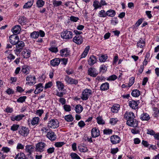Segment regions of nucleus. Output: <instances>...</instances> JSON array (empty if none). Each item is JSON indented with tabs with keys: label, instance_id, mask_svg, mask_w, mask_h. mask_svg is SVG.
Returning a JSON list of instances; mask_svg holds the SVG:
<instances>
[{
	"label": "nucleus",
	"instance_id": "1",
	"mask_svg": "<svg viewBox=\"0 0 159 159\" xmlns=\"http://www.w3.org/2000/svg\"><path fill=\"white\" fill-rule=\"evenodd\" d=\"M16 48L14 50V51L17 56H18L20 52L24 49L25 47V43L22 41H19L16 44Z\"/></svg>",
	"mask_w": 159,
	"mask_h": 159
},
{
	"label": "nucleus",
	"instance_id": "2",
	"mask_svg": "<svg viewBox=\"0 0 159 159\" xmlns=\"http://www.w3.org/2000/svg\"><path fill=\"white\" fill-rule=\"evenodd\" d=\"M45 33L42 30L39 31H34L30 34V37L33 39H37L39 36L42 37L44 36Z\"/></svg>",
	"mask_w": 159,
	"mask_h": 159
},
{
	"label": "nucleus",
	"instance_id": "3",
	"mask_svg": "<svg viewBox=\"0 0 159 159\" xmlns=\"http://www.w3.org/2000/svg\"><path fill=\"white\" fill-rule=\"evenodd\" d=\"M59 126V122L57 120L51 119L47 123V127L48 128L55 129Z\"/></svg>",
	"mask_w": 159,
	"mask_h": 159
},
{
	"label": "nucleus",
	"instance_id": "4",
	"mask_svg": "<svg viewBox=\"0 0 159 159\" xmlns=\"http://www.w3.org/2000/svg\"><path fill=\"white\" fill-rule=\"evenodd\" d=\"M73 36V32L67 30L63 31L61 34V37L63 39H69L72 38Z\"/></svg>",
	"mask_w": 159,
	"mask_h": 159
},
{
	"label": "nucleus",
	"instance_id": "5",
	"mask_svg": "<svg viewBox=\"0 0 159 159\" xmlns=\"http://www.w3.org/2000/svg\"><path fill=\"white\" fill-rule=\"evenodd\" d=\"M92 91L89 89H84L82 92L81 98L83 100H86L92 94Z\"/></svg>",
	"mask_w": 159,
	"mask_h": 159
},
{
	"label": "nucleus",
	"instance_id": "6",
	"mask_svg": "<svg viewBox=\"0 0 159 159\" xmlns=\"http://www.w3.org/2000/svg\"><path fill=\"white\" fill-rule=\"evenodd\" d=\"M46 146L44 142H39L36 145L35 151L37 152H42L44 151L45 148Z\"/></svg>",
	"mask_w": 159,
	"mask_h": 159
},
{
	"label": "nucleus",
	"instance_id": "7",
	"mask_svg": "<svg viewBox=\"0 0 159 159\" xmlns=\"http://www.w3.org/2000/svg\"><path fill=\"white\" fill-rule=\"evenodd\" d=\"M88 74L92 77H96L98 74L97 69L93 67L89 68L87 71Z\"/></svg>",
	"mask_w": 159,
	"mask_h": 159
},
{
	"label": "nucleus",
	"instance_id": "8",
	"mask_svg": "<svg viewBox=\"0 0 159 159\" xmlns=\"http://www.w3.org/2000/svg\"><path fill=\"white\" fill-rule=\"evenodd\" d=\"M9 40L11 44L13 45H15L19 41V38L18 35L12 34L10 36Z\"/></svg>",
	"mask_w": 159,
	"mask_h": 159
},
{
	"label": "nucleus",
	"instance_id": "9",
	"mask_svg": "<svg viewBox=\"0 0 159 159\" xmlns=\"http://www.w3.org/2000/svg\"><path fill=\"white\" fill-rule=\"evenodd\" d=\"M126 124L129 126L136 127L138 126L139 122L136 119L133 118V119H131L130 120H127Z\"/></svg>",
	"mask_w": 159,
	"mask_h": 159
},
{
	"label": "nucleus",
	"instance_id": "10",
	"mask_svg": "<svg viewBox=\"0 0 159 159\" xmlns=\"http://www.w3.org/2000/svg\"><path fill=\"white\" fill-rule=\"evenodd\" d=\"M120 141V138L118 135L114 134L110 137V141L112 144L119 143Z\"/></svg>",
	"mask_w": 159,
	"mask_h": 159
},
{
	"label": "nucleus",
	"instance_id": "11",
	"mask_svg": "<svg viewBox=\"0 0 159 159\" xmlns=\"http://www.w3.org/2000/svg\"><path fill=\"white\" fill-rule=\"evenodd\" d=\"M29 130L28 128L25 127L21 126L19 129V133L24 137L26 136L29 133Z\"/></svg>",
	"mask_w": 159,
	"mask_h": 159
},
{
	"label": "nucleus",
	"instance_id": "12",
	"mask_svg": "<svg viewBox=\"0 0 159 159\" xmlns=\"http://www.w3.org/2000/svg\"><path fill=\"white\" fill-rule=\"evenodd\" d=\"M70 51L67 48L63 49L60 51V55L62 57H67L70 56Z\"/></svg>",
	"mask_w": 159,
	"mask_h": 159
},
{
	"label": "nucleus",
	"instance_id": "13",
	"mask_svg": "<svg viewBox=\"0 0 159 159\" xmlns=\"http://www.w3.org/2000/svg\"><path fill=\"white\" fill-rule=\"evenodd\" d=\"M139 102V100L135 101L132 100L129 102V105L130 107L135 110L138 108V105Z\"/></svg>",
	"mask_w": 159,
	"mask_h": 159
},
{
	"label": "nucleus",
	"instance_id": "14",
	"mask_svg": "<svg viewBox=\"0 0 159 159\" xmlns=\"http://www.w3.org/2000/svg\"><path fill=\"white\" fill-rule=\"evenodd\" d=\"M65 80L67 83L70 84H76L78 83V81L77 80L70 77L67 75H66L65 76Z\"/></svg>",
	"mask_w": 159,
	"mask_h": 159
},
{
	"label": "nucleus",
	"instance_id": "15",
	"mask_svg": "<svg viewBox=\"0 0 159 159\" xmlns=\"http://www.w3.org/2000/svg\"><path fill=\"white\" fill-rule=\"evenodd\" d=\"M34 147L32 145H28L26 146L25 150L26 152L28 153L27 156L28 157L32 155V152L34 150Z\"/></svg>",
	"mask_w": 159,
	"mask_h": 159
},
{
	"label": "nucleus",
	"instance_id": "16",
	"mask_svg": "<svg viewBox=\"0 0 159 159\" xmlns=\"http://www.w3.org/2000/svg\"><path fill=\"white\" fill-rule=\"evenodd\" d=\"M74 42L77 44H80L83 42V38L81 36L75 35L73 39Z\"/></svg>",
	"mask_w": 159,
	"mask_h": 159
},
{
	"label": "nucleus",
	"instance_id": "17",
	"mask_svg": "<svg viewBox=\"0 0 159 159\" xmlns=\"http://www.w3.org/2000/svg\"><path fill=\"white\" fill-rule=\"evenodd\" d=\"M97 60V58L96 56L91 55L88 60V64L90 66H92L96 63Z\"/></svg>",
	"mask_w": 159,
	"mask_h": 159
},
{
	"label": "nucleus",
	"instance_id": "18",
	"mask_svg": "<svg viewBox=\"0 0 159 159\" xmlns=\"http://www.w3.org/2000/svg\"><path fill=\"white\" fill-rule=\"evenodd\" d=\"M92 136L93 138H96L100 135V131L96 127L93 128L91 130Z\"/></svg>",
	"mask_w": 159,
	"mask_h": 159
},
{
	"label": "nucleus",
	"instance_id": "19",
	"mask_svg": "<svg viewBox=\"0 0 159 159\" xmlns=\"http://www.w3.org/2000/svg\"><path fill=\"white\" fill-rule=\"evenodd\" d=\"M47 138L51 141L55 140L56 138V135L54 132L52 131H49L47 133L46 135Z\"/></svg>",
	"mask_w": 159,
	"mask_h": 159
},
{
	"label": "nucleus",
	"instance_id": "20",
	"mask_svg": "<svg viewBox=\"0 0 159 159\" xmlns=\"http://www.w3.org/2000/svg\"><path fill=\"white\" fill-rule=\"evenodd\" d=\"M135 117L134 114L132 112H126L124 115V118L126 120H130Z\"/></svg>",
	"mask_w": 159,
	"mask_h": 159
},
{
	"label": "nucleus",
	"instance_id": "21",
	"mask_svg": "<svg viewBox=\"0 0 159 159\" xmlns=\"http://www.w3.org/2000/svg\"><path fill=\"white\" fill-rule=\"evenodd\" d=\"M35 86L36 89L34 92L35 94H38L43 91V86L42 84L39 83L35 85Z\"/></svg>",
	"mask_w": 159,
	"mask_h": 159
},
{
	"label": "nucleus",
	"instance_id": "22",
	"mask_svg": "<svg viewBox=\"0 0 159 159\" xmlns=\"http://www.w3.org/2000/svg\"><path fill=\"white\" fill-rule=\"evenodd\" d=\"M31 51L29 49H24L22 52L24 58H28L30 56Z\"/></svg>",
	"mask_w": 159,
	"mask_h": 159
},
{
	"label": "nucleus",
	"instance_id": "23",
	"mask_svg": "<svg viewBox=\"0 0 159 159\" xmlns=\"http://www.w3.org/2000/svg\"><path fill=\"white\" fill-rule=\"evenodd\" d=\"M60 61L59 58H56L50 61V64L52 66L55 67L59 64Z\"/></svg>",
	"mask_w": 159,
	"mask_h": 159
},
{
	"label": "nucleus",
	"instance_id": "24",
	"mask_svg": "<svg viewBox=\"0 0 159 159\" xmlns=\"http://www.w3.org/2000/svg\"><path fill=\"white\" fill-rule=\"evenodd\" d=\"M140 118L142 121H148L150 119V117L148 114L143 112L140 116Z\"/></svg>",
	"mask_w": 159,
	"mask_h": 159
},
{
	"label": "nucleus",
	"instance_id": "25",
	"mask_svg": "<svg viewBox=\"0 0 159 159\" xmlns=\"http://www.w3.org/2000/svg\"><path fill=\"white\" fill-rule=\"evenodd\" d=\"M24 116H25L23 114H20L16 116H15L14 115L11 117V119L12 121H19L21 120Z\"/></svg>",
	"mask_w": 159,
	"mask_h": 159
},
{
	"label": "nucleus",
	"instance_id": "26",
	"mask_svg": "<svg viewBox=\"0 0 159 159\" xmlns=\"http://www.w3.org/2000/svg\"><path fill=\"white\" fill-rule=\"evenodd\" d=\"M21 30V27L19 25H16L14 26V28L12 29L11 31L14 34H19Z\"/></svg>",
	"mask_w": 159,
	"mask_h": 159
},
{
	"label": "nucleus",
	"instance_id": "27",
	"mask_svg": "<svg viewBox=\"0 0 159 159\" xmlns=\"http://www.w3.org/2000/svg\"><path fill=\"white\" fill-rule=\"evenodd\" d=\"M18 22L21 25H24L26 24L27 20L25 16H21L18 20Z\"/></svg>",
	"mask_w": 159,
	"mask_h": 159
},
{
	"label": "nucleus",
	"instance_id": "28",
	"mask_svg": "<svg viewBox=\"0 0 159 159\" xmlns=\"http://www.w3.org/2000/svg\"><path fill=\"white\" fill-rule=\"evenodd\" d=\"M21 71L26 75L29 74L30 72L29 66L26 65L23 66L22 67Z\"/></svg>",
	"mask_w": 159,
	"mask_h": 159
},
{
	"label": "nucleus",
	"instance_id": "29",
	"mask_svg": "<svg viewBox=\"0 0 159 159\" xmlns=\"http://www.w3.org/2000/svg\"><path fill=\"white\" fill-rule=\"evenodd\" d=\"M109 84L107 82L102 84L100 87V89L102 91L107 90L109 89Z\"/></svg>",
	"mask_w": 159,
	"mask_h": 159
},
{
	"label": "nucleus",
	"instance_id": "30",
	"mask_svg": "<svg viewBox=\"0 0 159 159\" xmlns=\"http://www.w3.org/2000/svg\"><path fill=\"white\" fill-rule=\"evenodd\" d=\"M145 46V41L143 40L142 38H141L140 40L137 43V46L138 48L139 47L141 48H143Z\"/></svg>",
	"mask_w": 159,
	"mask_h": 159
},
{
	"label": "nucleus",
	"instance_id": "31",
	"mask_svg": "<svg viewBox=\"0 0 159 159\" xmlns=\"http://www.w3.org/2000/svg\"><path fill=\"white\" fill-rule=\"evenodd\" d=\"M120 105L117 104H114L111 108V111L113 113H117L120 109Z\"/></svg>",
	"mask_w": 159,
	"mask_h": 159
},
{
	"label": "nucleus",
	"instance_id": "32",
	"mask_svg": "<svg viewBox=\"0 0 159 159\" xmlns=\"http://www.w3.org/2000/svg\"><path fill=\"white\" fill-rule=\"evenodd\" d=\"M34 0H30V1H28L23 6L24 9H28L31 7L32 6Z\"/></svg>",
	"mask_w": 159,
	"mask_h": 159
},
{
	"label": "nucleus",
	"instance_id": "33",
	"mask_svg": "<svg viewBox=\"0 0 159 159\" xmlns=\"http://www.w3.org/2000/svg\"><path fill=\"white\" fill-rule=\"evenodd\" d=\"M131 94L133 97H137L140 95V91L137 89H134L132 91Z\"/></svg>",
	"mask_w": 159,
	"mask_h": 159
},
{
	"label": "nucleus",
	"instance_id": "34",
	"mask_svg": "<svg viewBox=\"0 0 159 159\" xmlns=\"http://www.w3.org/2000/svg\"><path fill=\"white\" fill-rule=\"evenodd\" d=\"M116 13L115 11L112 9H110L106 12L107 16L111 17H114Z\"/></svg>",
	"mask_w": 159,
	"mask_h": 159
},
{
	"label": "nucleus",
	"instance_id": "35",
	"mask_svg": "<svg viewBox=\"0 0 159 159\" xmlns=\"http://www.w3.org/2000/svg\"><path fill=\"white\" fill-rule=\"evenodd\" d=\"M15 159H26V158L24 153L20 152L16 155Z\"/></svg>",
	"mask_w": 159,
	"mask_h": 159
},
{
	"label": "nucleus",
	"instance_id": "36",
	"mask_svg": "<svg viewBox=\"0 0 159 159\" xmlns=\"http://www.w3.org/2000/svg\"><path fill=\"white\" fill-rule=\"evenodd\" d=\"M83 107L80 104H78L75 106V111L77 113H80L83 111Z\"/></svg>",
	"mask_w": 159,
	"mask_h": 159
},
{
	"label": "nucleus",
	"instance_id": "37",
	"mask_svg": "<svg viewBox=\"0 0 159 159\" xmlns=\"http://www.w3.org/2000/svg\"><path fill=\"white\" fill-rule=\"evenodd\" d=\"M40 120V118L38 117H35L32 118L31 123L33 125H37Z\"/></svg>",
	"mask_w": 159,
	"mask_h": 159
},
{
	"label": "nucleus",
	"instance_id": "38",
	"mask_svg": "<svg viewBox=\"0 0 159 159\" xmlns=\"http://www.w3.org/2000/svg\"><path fill=\"white\" fill-rule=\"evenodd\" d=\"M108 57L107 54H102L101 56L99 57V60L100 62H105L106 61Z\"/></svg>",
	"mask_w": 159,
	"mask_h": 159
},
{
	"label": "nucleus",
	"instance_id": "39",
	"mask_svg": "<svg viewBox=\"0 0 159 159\" xmlns=\"http://www.w3.org/2000/svg\"><path fill=\"white\" fill-rule=\"evenodd\" d=\"M65 119L67 122H72L74 120V118L70 114L66 115L64 117Z\"/></svg>",
	"mask_w": 159,
	"mask_h": 159
},
{
	"label": "nucleus",
	"instance_id": "40",
	"mask_svg": "<svg viewBox=\"0 0 159 159\" xmlns=\"http://www.w3.org/2000/svg\"><path fill=\"white\" fill-rule=\"evenodd\" d=\"M107 70V67L104 64L101 65L99 67V73H103Z\"/></svg>",
	"mask_w": 159,
	"mask_h": 159
},
{
	"label": "nucleus",
	"instance_id": "41",
	"mask_svg": "<svg viewBox=\"0 0 159 159\" xmlns=\"http://www.w3.org/2000/svg\"><path fill=\"white\" fill-rule=\"evenodd\" d=\"M93 5L94 7V9H97L101 7L100 2L96 0L94 1Z\"/></svg>",
	"mask_w": 159,
	"mask_h": 159
},
{
	"label": "nucleus",
	"instance_id": "42",
	"mask_svg": "<svg viewBox=\"0 0 159 159\" xmlns=\"http://www.w3.org/2000/svg\"><path fill=\"white\" fill-rule=\"evenodd\" d=\"M56 84L58 89L59 90H62L63 89L64 85L61 82L59 81H57Z\"/></svg>",
	"mask_w": 159,
	"mask_h": 159
},
{
	"label": "nucleus",
	"instance_id": "43",
	"mask_svg": "<svg viewBox=\"0 0 159 159\" xmlns=\"http://www.w3.org/2000/svg\"><path fill=\"white\" fill-rule=\"evenodd\" d=\"M96 120L97 123L99 125H104L105 123V121L100 116L96 118Z\"/></svg>",
	"mask_w": 159,
	"mask_h": 159
},
{
	"label": "nucleus",
	"instance_id": "44",
	"mask_svg": "<svg viewBox=\"0 0 159 159\" xmlns=\"http://www.w3.org/2000/svg\"><path fill=\"white\" fill-rule=\"evenodd\" d=\"M98 16L100 17H105L107 16L106 12L104 10H101L99 12Z\"/></svg>",
	"mask_w": 159,
	"mask_h": 159
},
{
	"label": "nucleus",
	"instance_id": "45",
	"mask_svg": "<svg viewBox=\"0 0 159 159\" xmlns=\"http://www.w3.org/2000/svg\"><path fill=\"white\" fill-rule=\"evenodd\" d=\"M45 4V2L43 0H38L36 2V5L38 7H42Z\"/></svg>",
	"mask_w": 159,
	"mask_h": 159
},
{
	"label": "nucleus",
	"instance_id": "46",
	"mask_svg": "<svg viewBox=\"0 0 159 159\" xmlns=\"http://www.w3.org/2000/svg\"><path fill=\"white\" fill-rule=\"evenodd\" d=\"M112 130L109 128H106L103 130V133L104 134L110 135L112 134Z\"/></svg>",
	"mask_w": 159,
	"mask_h": 159
},
{
	"label": "nucleus",
	"instance_id": "47",
	"mask_svg": "<svg viewBox=\"0 0 159 159\" xmlns=\"http://www.w3.org/2000/svg\"><path fill=\"white\" fill-rule=\"evenodd\" d=\"M70 156L72 159H81L80 157L75 153H71Z\"/></svg>",
	"mask_w": 159,
	"mask_h": 159
},
{
	"label": "nucleus",
	"instance_id": "48",
	"mask_svg": "<svg viewBox=\"0 0 159 159\" xmlns=\"http://www.w3.org/2000/svg\"><path fill=\"white\" fill-rule=\"evenodd\" d=\"M27 97L26 96H23L20 97L17 100V102L20 103H23L25 101Z\"/></svg>",
	"mask_w": 159,
	"mask_h": 159
},
{
	"label": "nucleus",
	"instance_id": "49",
	"mask_svg": "<svg viewBox=\"0 0 159 159\" xmlns=\"http://www.w3.org/2000/svg\"><path fill=\"white\" fill-rule=\"evenodd\" d=\"M117 78V76L115 75H113L108 77L107 80L108 81H114L116 80Z\"/></svg>",
	"mask_w": 159,
	"mask_h": 159
},
{
	"label": "nucleus",
	"instance_id": "50",
	"mask_svg": "<svg viewBox=\"0 0 159 159\" xmlns=\"http://www.w3.org/2000/svg\"><path fill=\"white\" fill-rule=\"evenodd\" d=\"M19 127V125L14 124L11 126V129L13 131H16Z\"/></svg>",
	"mask_w": 159,
	"mask_h": 159
},
{
	"label": "nucleus",
	"instance_id": "51",
	"mask_svg": "<svg viewBox=\"0 0 159 159\" xmlns=\"http://www.w3.org/2000/svg\"><path fill=\"white\" fill-rule=\"evenodd\" d=\"M63 107L65 111L69 112L71 110V107L70 105L65 104Z\"/></svg>",
	"mask_w": 159,
	"mask_h": 159
},
{
	"label": "nucleus",
	"instance_id": "52",
	"mask_svg": "<svg viewBox=\"0 0 159 159\" xmlns=\"http://www.w3.org/2000/svg\"><path fill=\"white\" fill-rule=\"evenodd\" d=\"M62 2L61 1H53L52 4L54 7H57L61 5Z\"/></svg>",
	"mask_w": 159,
	"mask_h": 159
},
{
	"label": "nucleus",
	"instance_id": "53",
	"mask_svg": "<svg viewBox=\"0 0 159 159\" xmlns=\"http://www.w3.org/2000/svg\"><path fill=\"white\" fill-rule=\"evenodd\" d=\"M48 50L50 51L55 53L57 52L58 51L57 47H51L48 48Z\"/></svg>",
	"mask_w": 159,
	"mask_h": 159
},
{
	"label": "nucleus",
	"instance_id": "54",
	"mask_svg": "<svg viewBox=\"0 0 159 159\" xmlns=\"http://www.w3.org/2000/svg\"><path fill=\"white\" fill-rule=\"evenodd\" d=\"M118 121L117 118H111L110 120V123L112 125L116 124Z\"/></svg>",
	"mask_w": 159,
	"mask_h": 159
},
{
	"label": "nucleus",
	"instance_id": "55",
	"mask_svg": "<svg viewBox=\"0 0 159 159\" xmlns=\"http://www.w3.org/2000/svg\"><path fill=\"white\" fill-rule=\"evenodd\" d=\"M134 80L135 78L134 77H132L129 79L128 87H130L134 84Z\"/></svg>",
	"mask_w": 159,
	"mask_h": 159
},
{
	"label": "nucleus",
	"instance_id": "56",
	"mask_svg": "<svg viewBox=\"0 0 159 159\" xmlns=\"http://www.w3.org/2000/svg\"><path fill=\"white\" fill-rule=\"evenodd\" d=\"M78 148L79 151L81 152H86L88 151V149L84 146L78 147Z\"/></svg>",
	"mask_w": 159,
	"mask_h": 159
},
{
	"label": "nucleus",
	"instance_id": "57",
	"mask_svg": "<svg viewBox=\"0 0 159 159\" xmlns=\"http://www.w3.org/2000/svg\"><path fill=\"white\" fill-rule=\"evenodd\" d=\"M64 142H57L55 143V146L56 147H61L65 144Z\"/></svg>",
	"mask_w": 159,
	"mask_h": 159
},
{
	"label": "nucleus",
	"instance_id": "58",
	"mask_svg": "<svg viewBox=\"0 0 159 159\" xmlns=\"http://www.w3.org/2000/svg\"><path fill=\"white\" fill-rule=\"evenodd\" d=\"M43 112L44 111L43 109L37 110L36 112V114L40 117L41 116Z\"/></svg>",
	"mask_w": 159,
	"mask_h": 159
},
{
	"label": "nucleus",
	"instance_id": "59",
	"mask_svg": "<svg viewBox=\"0 0 159 159\" xmlns=\"http://www.w3.org/2000/svg\"><path fill=\"white\" fill-rule=\"evenodd\" d=\"M13 110L12 108H11L7 106L5 109L4 111L7 113H11L12 112Z\"/></svg>",
	"mask_w": 159,
	"mask_h": 159
},
{
	"label": "nucleus",
	"instance_id": "60",
	"mask_svg": "<svg viewBox=\"0 0 159 159\" xmlns=\"http://www.w3.org/2000/svg\"><path fill=\"white\" fill-rule=\"evenodd\" d=\"M60 62H61V64L66 65L68 59L65 58H60Z\"/></svg>",
	"mask_w": 159,
	"mask_h": 159
},
{
	"label": "nucleus",
	"instance_id": "61",
	"mask_svg": "<svg viewBox=\"0 0 159 159\" xmlns=\"http://www.w3.org/2000/svg\"><path fill=\"white\" fill-rule=\"evenodd\" d=\"M52 85V82L51 81L49 82L48 83L46 84L44 87V89H47L48 88H50L51 87Z\"/></svg>",
	"mask_w": 159,
	"mask_h": 159
},
{
	"label": "nucleus",
	"instance_id": "62",
	"mask_svg": "<svg viewBox=\"0 0 159 159\" xmlns=\"http://www.w3.org/2000/svg\"><path fill=\"white\" fill-rule=\"evenodd\" d=\"M7 58L10 60V61H11L15 59V57L12 53H10L7 57Z\"/></svg>",
	"mask_w": 159,
	"mask_h": 159
},
{
	"label": "nucleus",
	"instance_id": "63",
	"mask_svg": "<svg viewBox=\"0 0 159 159\" xmlns=\"http://www.w3.org/2000/svg\"><path fill=\"white\" fill-rule=\"evenodd\" d=\"M119 151V149L117 148H111V153L112 154H115Z\"/></svg>",
	"mask_w": 159,
	"mask_h": 159
},
{
	"label": "nucleus",
	"instance_id": "64",
	"mask_svg": "<svg viewBox=\"0 0 159 159\" xmlns=\"http://www.w3.org/2000/svg\"><path fill=\"white\" fill-rule=\"evenodd\" d=\"M55 150V148L53 147H51L48 148L47 150V152L49 154H52L54 152Z\"/></svg>",
	"mask_w": 159,
	"mask_h": 159
}]
</instances>
